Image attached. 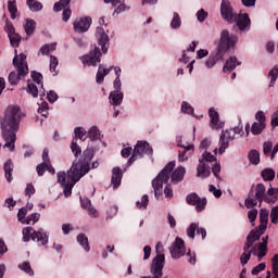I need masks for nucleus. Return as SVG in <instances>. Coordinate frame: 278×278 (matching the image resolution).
<instances>
[{"mask_svg":"<svg viewBox=\"0 0 278 278\" xmlns=\"http://www.w3.org/2000/svg\"><path fill=\"white\" fill-rule=\"evenodd\" d=\"M94 155L92 148H87L83 152V156L79 161H74L70 170L59 172L56 174L58 182L62 186L65 197H71L75 184L90 173V162Z\"/></svg>","mask_w":278,"mask_h":278,"instance_id":"1","label":"nucleus"},{"mask_svg":"<svg viewBox=\"0 0 278 278\" xmlns=\"http://www.w3.org/2000/svg\"><path fill=\"white\" fill-rule=\"evenodd\" d=\"M21 118H23L21 106L12 104L5 109L4 116L0 119L3 140L5 141L4 147L10 151H14Z\"/></svg>","mask_w":278,"mask_h":278,"instance_id":"2","label":"nucleus"},{"mask_svg":"<svg viewBox=\"0 0 278 278\" xmlns=\"http://www.w3.org/2000/svg\"><path fill=\"white\" fill-rule=\"evenodd\" d=\"M236 45H238L237 35H230L229 30L227 29L222 30L219 42L217 46V52L212 53L205 61L206 68H214L219 60H224L225 53H227L229 49H233Z\"/></svg>","mask_w":278,"mask_h":278,"instance_id":"3","label":"nucleus"},{"mask_svg":"<svg viewBox=\"0 0 278 278\" xmlns=\"http://www.w3.org/2000/svg\"><path fill=\"white\" fill-rule=\"evenodd\" d=\"M175 161H170L152 180V188L154 190L155 199L162 198V194L164 192V184H168V181L170 180V173L175 170Z\"/></svg>","mask_w":278,"mask_h":278,"instance_id":"4","label":"nucleus"},{"mask_svg":"<svg viewBox=\"0 0 278 278\" xmlns=\"http://www.w3.org/2000/svg\"><path fill=\"white\" fill-rule=\"evenodd\" d=\"M13 65L15 66L16 72H11L9 74V83L11 86H16L21 81V77H25L29 73V67L27 66V55L25 53L15 54L13 59Z\"/></svg>","mask_w":278,"mask_h":278,"instance_id":"5","label":"nucleus"},{"mask_svg":"<svg viewBox=\"0 0 278 278\" xmlns=\"http://www.w3.org/2000/svg\"><path fill=\"white\" fill-rule=\"evenodd\" d=\"M264 201H274L266 198V186L264 184H257L256 187L253 185L249 191L248 198L244 200V205L248 210L256 207L257 203L262 206Z\"/></svg>","mask_w":278,"mask_h":278,"instance_id":"6","label":"nucleus"},{"mask_svg":"<svg viewBox=\"0 0 278 278\" xmlns=\"http://www.w3.org/2000/svg\"><path fill=\"white\" fill-rule=\"evenodd\" d=\"M216 162V156L205 151L202 154V159L199 160V165L197 167V177L201 179H207L212 175L211 165Z\"/></svg>","mask_w":278,"mask_h":278,"instance_id":"7","label":"nucleus"},{"mask_svg":"<svg viewBox=\"0 0 278 278\" xmlns=\"http://www.w3.org/2000/svg\"><path fill=\"white\" fill-rule=\"evenodd\" d=\"M26 91L31 94L34 99H37L38 94L45 97V89L42 85V74L37 72H31V79L27 83Z\"/></svg>","mask_w":278,"mask_h":278,"instance_id":"8","label":"nucleus"},{"mask_svg":"<svg viewBox=\"0 0 278 278\" xmlns=\"http://www.w3.org/2000/svg\"><path fill=\"white\" fill-rule=\"evenodd\" d=\"M34 240L37 242H40L42 247H46V244H49V236L47 233H43L42 230L36 231L31 227H26L23 229V241L29 242V240Z\"/></svg>","mask_w":278,"mask_h":278,"instance_id":"9","label":"nucleus"},{"mask_svg":"<svg viewBox=\"0 0 278 278\" xmlns=\"http://www.w3.org/2000/svg\"><path fill=\"white\" fill-rule=\"evenodd\" d=\"M153 155V148L147 141H138L131 156L128 160V165L131 166L136 162L137 157H142V155Z\"/></svg>","mask_w":278,"mask_h":278,"instance_id":"10","label":"nucleus"},{"mask_svg":"<svg viewBox=\"0 0 278 278\" xmlns=\"http://www.w3.org/2000/svg\"><path fill=\"white\" fill-rule=\"evenodd\" d=\"M165 262L166 257L164 255L160 254L155 256L150 266V271L153 276H143L141 278H162Z\"/></svg>","mask_w":278,"mask_h":278,"instance_id":"11","label":"nucleus"},{"mask_svg":"<svg viewBox=\"0 0 278 278\" xmlns=\"http://www.w3.org/2000/svg\"><path fill=\"white\" fill-rule=\"evenodd\" d=\"M255 119L251 126V132L253 136H260L266 129V113L264 111H257L255 114Z\"/></svg>","mask_w":278,"mask_h":278,"instance_id":"12","label":"nucleus"},{"mask_svg":"<svg viewBox=\"0 0 278 278\" xmlns=\"http://www.w3.org/2000/svg\"><path fill=\"white\" fill-rule=\"evenodd\" d=\"M220 14L222 18L227 21V23H236V16L238 14L233 12V7H231V2L229 0H222Z\"/></svg>","mask_w":278,"mask_h":278,"instance_id":"13","label":"nucleus"},{"mask_svg":"<svg viewBox=\"0 0 278 278\" xmlns=\"http://www.w3.org/2000/svg\"><path fill=\"white\" fill-rule=\"evenodd\" d=\"M101 55H102L101 49L94 47V49L91 50L89 54L81 56L80 60L84 66H97V64L101 62Z\"/></svg>","mask_w":278,"mask_h":278,"instance_id":"14","label":"nucleus"},{"mask_svg":"<svg viewBox=\"0 0 278 278\" xmlns=\"http://www.w3.org/2000/svg\"><path fill=\"white\" fill-rule=\"evenodd\" d=\"M169 251L173 260L184 257V255H186V243L184 242V239L177 237Z\"/></svg>","mask_w":278,"mask_h":278,"instance_id":"15","label":"nucleus"},{"mask_svg":"<svg viewBox=\"0 0 278 278\" xmlns=\"http://www.w3.org/2000/svg\"><path fill=\"white\" fill-rule=\"evenodd\" d=\"M188 205H195L197 212H203L207 205V199L199 197L197 193H190L186 197Z\"/></svg>","mask_w":278,"mask_h":278,"instance_id":"16","label":"nucleus"},{"mask_svg":"<svg viewBox=\"0 0 278 278\" xmlns=\"http://www.w3.org/2000/svg\"><path fill=\"white\" fill-rule=\"evenodd\" d=\"M99 25L96 28V40L99 45V47H101V51H103V53L105 52V28H103V25H105V17H100L99 18Z\"/></svg>","mask_w":278,"mask_h":278,"instance_id":"17","label":"nucleus"},{"mask_svg":"<svg viewBox=\"0 0 278 278\" xmlns=\"http://www.w3.org/2000/svg\"><path fill=\"white\" fill-rule=\"evenodd\" d=\"M235 23L239 31H249L251 29V17H249V13H239L235 17Z\"/></svg>","mask_w":278,"mask_h":278,"instance_id":"18","label":"nucleus"},{"mask_svg":"<svg viewBox=\"0 0 278 278\" xmlns=\"http://www.w3.org/2000/svg\"><path fill=\"white\" fill-rule=\"evenodd\" d=\"M90 25H92V18L90 17H79L76 18L73 23L74 30L77 34H85L90 29Z\"/></svg>","mask_w":278,"mask_h":278,"instance_id":"19","label":"nucleus"},{"mask_svg":"<svg viewBox=\"0 0 278 278\" xmlns=\"http://www.w3.org/2000/svg\"><path fill=\"white\" fill-rule=\"evenodd\" d=\"M195 233L197 236H202V240H205L207 237V230H205V228H199V224L191 223L187 229V236L191 238V240H194Z\"/></svg>","mask_w":278,"mask_h":278,"instance_id":"20","label":"nucleus"},{"mask_svg":"<svg viewBox=\"0 0 278 278\" xmlns=\"http://www.w3.org/2000/svg\"><path fill=\"white\" fill-rule=\"evenodd\" d=\"M178 147H181L184 149L182 151H178V160L179 162H186L189 157L192 156V153H194V144H181V141H178Z\"/></svg>","mask_w":278,"mask_h":278,"instance_id":"21","label":"nucleus"},{"mask_svg":"<svg viewBox=\"0 0 278 278\" xmlns=\"http://www.w3.org/2000/svg\"><path fill=\"white\" fill-rule=\"evenodd\" d=\"M123 181V170L121 167H114L112 169V177H111V186H113V190H116L121 186Z\"/></svg>","mask_w":278,"mask_h":278,"instance_id":"22","label":"nucleus"},{"mask_svg":"<svg viewBox=\"0 0 278 278\" xmlns=\"http://www.w3.org/2000/svg\"><path fill=\"white\" fill-rule=\"evenodd\" d=\"M208 116L211 118V127L213 129H223V123H220V115L214 108L208 110Z\"/></svg>","mask_w":278,"mask_h":278,"instance_id":"23","label":"nucleus"},{"mask_svg":"<svg viewBox=\"0 0 278 278\" xmlns=\"http://www.w3.org/2000/svg\"><path fill=\"white\" fill-rule=\"evenodd\" d=\"M184 177H186V167L178 166L170 176L172 184L177 185L180 184V181H184Z\"/></svg>","mask_w":278,"mask_h":278,"instance_id":"24","label":"nucleus"},{"mask_svg":"<svg viewBox=\"0 0 278 278\" xmlns=\"http://www.w3.org/2000/svg\"><path fill=\"white\" fill-rule=\"evenodd\" d=\"M268 253V236L262 238V242L258 243V254L257 260L262 262Z\"/></svg>","mask_w":278,"mask_h":278,"instance_id":"25","label":"nucleus"},{"mask_svg":"<svg viewBox=\"0 0 278 278\" xmlns=\"http://www.w3.org/2000/svg\"><path fill=\"white\" fill-rule=\"evenodd\" d=\"M242 62L238 61V58L230 56L223 67L224 73H231L232 71H236V66H240Z\"/></svg>","mask_w":278,"mask_h":278,"instance_id":"26","label":"nucleus"},{"mask_svg":"<svg viewBox=\"0 0 278 278\" xmlns=\"http://www.w3.org/2000/svg\"><path fill=\"white\" fill-rule=\"evenodd\" d=\"M81 207H84L89 216H92L93 218H97L99 216V212L94 206H92V202L89 199H81L80 198Z\"/></svg>","mask_w":278,"mask_h":278,"instance_id":"27","label":"nucleus"},{"mask_svg":"<svg viewBox=\"0 0 278 278\" xmlns=\"http://www.w3.org/2000/svg\"><path fill=\"white\" fill-rule=\"evenodd\" d=\"M262 233H258L256 230H251L247 237L245 245L248 249H251L255 242L260 241Z\"/></svg>","mask_w":278,"mask_h":278,"instance_id":"28","label":"nucleus"},{"mask_svg":"<svg viewBox=\"0 0 278 278\" xmlns=\"http://www.w3.org/2000/svg\"><path fill=\"white\" fill-rule=\"evenodd\" d=\"M109 100L111 105H121L123 103V91L114 90L110 93Z\"/></svg>","mask_w":278,"mask_h":278,"instance_id":"29","label":"nucleus"},{"mask_svg":"<svg viewBox=\"0 0 278 278\" xmlns=\"http://www.w3.org/2000/svg\"><path fill=\"white\" fill-rule=\"evenodd\" d=\"M105 3H111L112 8H116L117 5V8L113 12V16L114 14H121V12H125V10H128L127 5L121 3V0H105Z\"/></svg>","mask_w":278,"mask_h":278,"instance_id":"30","label":"nucleus"},{"mask_svg":"<svg viewBox=\"0 0 278 278\" xmlns=\"http://www.w3.org/2000/svg\"><path fill=\"white\" fill-rule=\"evenodd\" d=\"M4 177L7 179V181H12V170H14V164L12 163V160H8L5 163H4Z\"/></svg>","mask_w":278,"mask_h":278,"instance_id":"31","label":"nucleus"},{"mask_svg":"<svg viewBox=\"0 0 278 278\" xmlns=\"http://www.w3.org/2000/svg\"><path fill=\"white\" fill-rule=\"evenodd\" d=\"M77 242L80 247L86 251V253L90 252V243H88V237L85 233H79L77 236Z\"/></svg>","mask_w":278,"mask_h":278,"instance_id":"32","label":"nucleus"},{"mask_svg":"<svg viewBox=\"0 0 278 278\" xmlns=\"http://www.w3.org/2000/svg\"><path fill=\"white\" fill-rule=\"evenodd\" d=\"M87 138H90L91 141L101 140V130L97 126H92L87 131Z\"/></svg>","mask_w":278,"mask_h":278,"instance_id":"33","label":"nucleus"},{"mask_svg":"<svg viewBox=\"0 0 278 278\" xmlns=\"http://www.w3.org/2000/svg\"><path fill=\"white\" fill-rule=\"evenodd\" d=\"M229 148V139H227V135L220 134L219 137V155H223L225 151Z\"/></svg>","mask_w":278,"mask_h":278,"instance_id":"34","label":"nucleus"},{"mask_svg":"<svg viewBox=\"0 0 278 278\" xmlns=\"http://www.w3.org/2000/svg\"><path fill=\"white\" fill-rule=\"evenodd\" d=\"M265 198L269 199V201H265V203H277L278 193L275 188H269L267 192L265 191Z\"/></svg>","mask_w":278,"mask_h":278,"instance_id":"35","label":"nucleus"},{"mask_svg":"<svg viewBox=\"0 0 278 278\" xmlns=\"http://www.w3.org/2000/svg\"><path fill=\"white\" fill-rule=\"evenodd\" d=\"M8 10L10 12L11 18L14 21V18H16V14L18 13L16 0H8Z\"/></svg>","mask_w":278,"mask_h":278,"instance_id":"36","label":"nucleus"},{"mask_svg":"<svg viewBox=\"0 0 278 278\" xmlns=\"http://www.w3.org/2000/svg\"><path fill=\"white\" fill-rule=\"evenodd\" d=\"M25 34L29 37L36 31V22L34 20H26L24 25Z\"/></svg>","mask_w":278,"mask_h":278,"instance_id":"37","label":"nucleus"},{"mask_svg":"<svg viewBox=\"0 0 278 278\" xmlns=\"http://www.w3.org/2000/svg\"><path fill=\"white\" fill-rule=\"evenodd\" d=\"M68 5H71V0H61L55 2L53 5V12H62V10H66Z\"/></svg>","mask_w":278,"mask_h":278,"instance_id":"38","label":"nucleus"},{"mask_svg":"<svg viewBox=\"0 0 278 278\" xmlns=\"http://www.w3.org/2000/svg\"><path fill=\"white\" fill-rule=\"evenodd\" d=\"M26 4H27L28 9L30 10V12H40V10H42V3H40L39 1L27 0Z\"/></svg>","mask_w":278,"mask_h":278,"instance_id":"39","label":"nucleus"},{"mask_svg":"<svg viewBox=\"0 0 278 278\" xmlns=\"http://www.w3.org/2000/svg\"><path fill=\"white\" fill-rule=\"evenodd\" d=\"M248 159L251 164L257 166V164H260V152L257 150H251L248 154Z\"/></svg>","mask_w":278,"mask_h":278,"instance_id":"40","label":"nucleus"},{"mask_svg":"<svg viewBox=\"0 0 278 278\" xmlns=\"http://www.w3.org/2000/svg\"><path fill=\"white\" fill-rule=\"evenodd\" d=\"M53 51H55V43L45 45L38 51V55H49Z\"/></svg>","mask_w":278,"mask_h":278,"instance_id":"41","label":"nucleus"},{"mask_svg":"<svg viewBox=\"0 0 278 278\" xmlns=\"http://www.w3.org/2000/svg\"><path fill=\"white\" fill-rule=\"evenodd\" d=\"M268 77L270 78L269 88H274L278 77V65L269 71Z\"/></svg>","mask_w":278,"mask_h":278,"instance_id":"42","label":"nucleus"},{"mask_svg":"<svg viewBox=\"0 0 278 278\" xmlns=\"http://www.w3.org/2000/svg\"><path fill=\"white\" fill-rule=\"evenodd\" d=\"M249 249L245 244L243 245V253L240 256V262L242 266H245V264H249V260H251V252H249Z\"/></svg>","mask_w":278,"mask_h":278,"instance_id":"43","label":"nucleus"},{"mask_svg":"<svg viewBox=\"0 0 278 278\" xmlns=\"http://www.w3.org/2000/svg\"><path fill=\"white\" fill-rule=\"evenodd\" d=\"M172 29H179L181 27V16H179V13L174 12L173 18L170 22Z\"/></svg>","mask_w":278,"mask_h":278,"instance_id":"44","label":"nucleus"},{"mask_svg":"<svg viewBox=\"0 0 278 278\" xmlns=\"http://www.w3.org/2000/svg\"><path fill=\"white\" fill-rule=\"evenodd\" d=\"M114 73L116 75V78L113 83V86H114L115 90L121 91V87L123 86V84L121 83V73H122L121 67H114Z\"/></svg>","mask_w":278,"mask_h":278,"instance_id":"45","label":"nucleus"},{"mask_svg":"<svg viewBox=\"0 0 278 278\" xmlns=\"http://www.w3.org/2000/svg\"><path fill=\"white\" fill-rule=\"evenodd\" d=\"M40 220V213H33L25 218L24 225H36Z\"/></svg>","mask_w":278,"mask_h":278,"instance_id":"46","label":"nucleus"},{"mask_svg":"<svg viewBox=\"0 0 278 278\" xmlns=\"http://www.w3.org/2000/svg\"><path fill=\"white\" fill-rule=\"evenodd\" d=\"M105 79V65H100L96 76L97 84H103Z\"/></svg>","mask_w":278,"mask_h":278,"instance_id":"47","label":"nucleus"},{"mask_svg":"<svg viewBox=\"0 0 278 278\" xmlns=\"http://www.w3.org/2000/svg\"><path fill=\"white\" fill-rule=\"evenodd\" d=\"M71 150L72 153H74L75 157H79V155H81V147L77 144V138H73L71 143Z\"/></svg>","mask_w":278,"mask_h":278,"instance_id":"48","label":"nucleus"},{"mask_svg":"<svg viewBox=\"0 0 278 278\" xmlns=\"http://www.w3.org/2000/svg\"><path fill=\"white\" fill-rule=\"evenodd\" d=\"M261 175L264 181H273L275 179V172L270 168H265Z\"/></svg>","mask_w":278,"mask_h":278,"instance_id":"49","label":"nucleus"},{"mask_svg":"<svg viewBox=\"0 0 278 278\" xmlns=\"http://www.w3.org/2000/svg\"><path fill=\"white\" fill-rule=\"evenodd\" d=\"M74 134H75L74 138H76V142H77V140H84V137L86 136V134L88 135V131H86V128L84 127H76L74 129Z\"/></svg>","mask_w":278,"mask_h":278,"instance_id":"50","label":"nucleus"},{"mask_svg":"<svg viewBox=\"0 0 278 278\" xmlns=\"http://www.w3.org/2000/svg\"><path fill=\"white\" fill-rule=\"evenodd\" d=\"M149 205V195L144 194L141 198V201H137L136 206L137 210H147Z\"/></svg>","mask_w":278,"mask_h":278,"instance_id":"51","label":"nucleus"},{"mask_svg":"<svg viewBox=\"0 0 278 278\" xmlns=\"http://www.w3.org/2000/svg\"><path fill=\"white\" fill-rule=\"evenodd\" d=\"M18 268L21 270H23L24 273H26L27 275H29L30 277H33L34 269H31V265L29 264V262H24V263L20 264Z\"/></svg>","mask_w":278,"mask_h":278,"instance_id":"52","label":"nucleus"},{"mask_svg":"<svg viewBox=\"0 0 278 278\" xmlns=\"http://www.w3.org/2000/svg\"><path fill=\"white\" fill-rule=\"evenodd\" d=\"M10 45L13 47H18L21 45V35L14 33L13 35L9 36Z\"/></svg>","mask_w":278,"mask_h":278,"instance_id":"53","label":"nucleus"},{"mask_svg":"<svg viewBox=\"0 0 278 278\" xmlns=\"http://www.w3.org/2000/svg\"><path fill=\"white\" fill-rule=\"evenodd\" d=\"M270 212L266 208H261L260 211V223L267 224L268 225V215Z\"/></svg>","mask_w":278,"mask_h":278,"instance_id":"54","label":"nucleus"},{"mask_svg":"<svg viewBox=\"0 0 278 278\" xmlns=\"http://www.w3.org/2000/svg\"><path fill=\"white\" fill-rule=\"evenodd\" d=\"M271 270L273 275L278 278V254H275L271 258Z\"/></svg>","mask_w":278,"mask_h":278,"instance_id":"55","label":"nucleus"},{"mask_svg":"<svg viewBox=\"0 0 278 278\" xmlns=\"http://www.w3.org/2000/svg\"><path fill=\"white\" fill-rule=\"evenodd\" d=\"M269 218L273 223V225H277L278 224V205L271 207L270 214H269Z\"/></svg>","mask_w":278,"mask_h":278,"instance_id":"56","label":"nucleus"},{"mask_svg":"<svg viewBox=\"0 0 278 278\" xmlns=\"http://www.w3.org/2000/svg\"><path fill=\"white\" fill-rule=\"evenodd\" d=\"M27 212H29L27 211V207H22L17 213V220L22 223V225H25V216H27Z\"/></svg>","mask_w":278,"mask_h":278,"instance_id":"57","label":"nucleus"},{"mask_svg":"<svg viewBox=\"0 0 278 278\" xmlns=\"http://www.w3.org/2000/svg\"><path fill=\"white\" fill-rule=\"evenodd\" d=\"M212 167V173L215 177H218V173H220V163H218V161L216 160L215 156V161H213L212 164H208Z\"/></svg>","mask_w":278,"mask_h":278,"instance_id":"58","label":"nucleus"},{"mask_svg":"<svg viewBox=\"0 0 278 278\" xmlns=\"http://www.w3.org/2000/svg\"><path fill=\"white\" fill-rule=\"evenodd\" d=\"M208 13L204 10V9H200L197 12V18L199 21V23H204V21L207 18Z\"/></svg>","mask_w":278,"mask_h":278,"instance_id":"59","label":"nucleus"},{"mask_svg":"<svg viewBox=\"0 0 278 278\" xmlns=\"http://www.w3.org/2000/svg\"><path fill=\"white\" fill-rule=\"evenodd\" d=\"M181 112H184L185 114H193L194 108H192V105H190L188 102H182Z\"/></svg>","mask_w":278,"mask_h":278,"instance_id":"60","label":"nucleus"},{"mask_svg":"<svg viewBox=\"0 0 278 278\" xmlns=\"http://www.w3.org/2000/svg\"><path fill=\"white\" fill-rule=\"evenodd\" d=\"M38 112L41 114V116L47 117V114H49V104L47 102H41Z\"/></svg>","mask_w":278,"mask_h":278,"instance_id":"61","label":"nucleus"},{"mask_svg":"<svg viewBox=\"0 0 278 278\" xmlns=\"http://www.w3.org/2000/svg\"><path fill=\"white\" fill-rule=\"evenodd\" d=\"M262 270H266V263H261L252 268L251 273L252 275H260Z\"/></svg>","mask_w":278,"mask_h":278,"instance_id":"62","label":"nucleus"},{"mask_svg":"<svg viewBox=\"0 0 278 278\" xmlns=\"http://www.w3.org/2000/svg\"><path fill=\"white\" fill-rule=\"evenodd\" d=\"M4 30L7 31L9 37L16 34V29L14 28V25L11 22H7Z\"/></svg>","mask_w":278,"mask_h":278,"instance_id":"63","label":"nucleus"},{"mask_svg":"<svg viewBox=\"0 0 278 278\" xmlns=\"http://www.w3.org/2000/svg\"><path fill=\"white\" fill-rule=\"evenodd\" d=\"M56 66H58V58L51 55L50 56V71H51V73H54V75H58V72H55Z\"/></svg>","mask_w":278,"mask_h":278,"instance_id":"64","label":"nucleus"}]
</instances>
